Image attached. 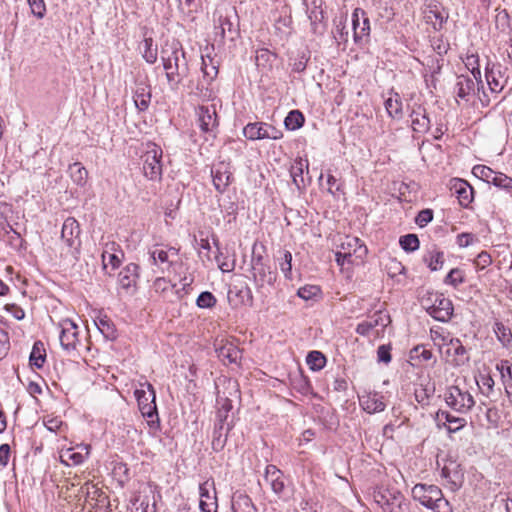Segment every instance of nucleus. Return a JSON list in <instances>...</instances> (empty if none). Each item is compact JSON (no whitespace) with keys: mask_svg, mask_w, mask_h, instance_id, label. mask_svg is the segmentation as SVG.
I'll list each match as a JSON object with an SVG mask.
<instances>
[{"mask_svg":"<svg viewBox=\"0 0 512 512\" xmlns=\"http://www.w3.org/2000/svg\"><path fill=\"white\" fill-rule=\"evenodd\" d=\"M148 391L137 389L135 395L137 397L138 406L141 414L147 420V424L155 434L159 429V415L156 406V394L151 384H147Z\"/></svg>","mask_w":512,"mask_h":512,"instance_id":"1","label":"nucleus"},{"mask_svg":"<svg viewBox=\"0 0 512 512\" xmlns=\"http://www.w3.org/2000/svg\"><path fill=\"white\" fill-rule=\"evenodd\" d=\"M178 54L179 50L177 47H172L170 54H168L167 50L162 49V67L165 70L168 84L172 90L177 88L185 72V64H179Z\"/></svg>","mask_w":512,"mask_h":512,"instance_id":"2","label":"nucleus"},{"mask_svg":"<svg viewBox=\"0 0 512 512\" xmlns=\"http://www.w3.org/2000/svg\"><path fill=\"white\" fill-rule=\"evenodd\" d=\"M423 303L428 314L437 321L448 322L453 315L452 301L443 294H431Z\"/></svg>","mask_w":512,"mask_h":512,"instance_id":"3","label":"nucleus"},{"mask_svg":"<svg viewBox=\"0 0 512 512\" xmlns=\"http://www.w3.org/2000/svg\"><path fill=\"white\" fill-rule=\"evenodd\" d=\"M444 400L448 407L458 413H467L475 405L473 396L467 390H462L456 385L446 389Z\"/></svg>","mask_w":512,"mask_h":512,"instance_id":"4","label":"nucleus"},{"mask_svg":"<svg viewBox=\"0 0 512 512\" xmlns=\"http://www.w3.org/2000/svg\"><path fill=\"white\" fill-rule=\"evenodd\" d=\"M251 273L253 281L257 288L263 287L265 284L272 286L277 278V273L273 271L260 254L255 252L251 258Z\"/></svg>","mask_w":512,"mask_h":512,"instance_id":"5","label":"nucleus"},{"mask_svg":"<svg viewBox=\"0 0 512 512\" xmlns=\"http://www.w3.org/2000/svg\"><path fill=\"white\" fill-rule=\"evenodd\" d=\"M472 172L476 177L482 179L488 184H493L494 186L508 192L512 191V178L501 172H496L485 165L474 166Z\"/></svg>","mask_w":512,"mask_h":512,"instance_id":"6","label":"nucleus"},{"mask_svg":"<svg viewBox=\"0 0 512 512\" xmlns=\"http://www.w3.org/2000/svg\"><path fill=\"white\" fill-rule=\"evenodd\" d=\"M444 347L445 350L443 353L445 355L446 362L453 367L464 366L469 362L470 356L468 350L459 338L452 337Z\"/></svg>","mask_w":512,"mask_h":512,"instance_id":"7","label":"nucleus"},{"mask_svg":"<svg viewBox=\"0 0 512 512\" xmlns=\"http://www.w3.org/2000/svg\"><path fill=\"white\" fill-rule=\"evenodd\" d=\"M411 493L414 500L428 509L441 497V489L432 484L418 483L412 488Z\"/></svg>","mask_w":512,"mask_h":512,"instance_id":"8","label":"nucleus"},{"mask_svg":"<svg viewBox=\"0 0 512 512\" xmlns=\"http://www.w3.org/2000/svg\"><path fill=\"white\" fill-rule=\"evenodd\" d=\"M214 188L220 194L224 193L233 181V173L229 162L220 161L211 169Z\"/></svg>","mask_w":512,"mask_h":512,"instance_id":"9","label":"nucleus"},{"mask_svg":"<svg viewBox=\"0 0 512 512\" xmlns=\"http://www.w3.org/2000/svg\"><path fill=\"white\" fill-rule=\"evenodd\" d=\"M60 327L61 333L59 338L62 348L66 351L76 350L80 345L79 331L76 323L71 319H64L61 321Z\"/></svg>","mask_w":512,"mask_h":512,"instance_id":"10","label":"nucleus"},{"mask_svg":"<svg viewBox=\"0 0 512 512\" xmlns=\"http://www.w3.org/2000/svg\"><path fill=\"white\" fill-rule=\"evenodd\" d=\"M197 120L202 132L215 135L219 126L218 116L214 105L199 106L196 109Z\"/></svg>","mask_w":512,"mask_h":512,"instance_id":"11","label":"nucleus"},{"mask_svg":"<svg viewBox=\"0 0 512 512\" xmlns=\"http://www.w3.org/2000/svg\"><path fill=\"white\" fill-rule=\"evenodd\" d=\"M215 352L217 357L224 363L238 364L242 357V351L232 342L228 340H216Z\"/></svg>","mask_w":512,"mask_h":512,"instance_id":"12","label":"nucleus"},{"mask_svg":"<svg viewBox=\"0 0 512 512\" xmlns=\"http://www.w3.org/2000/svg\"><path fill=\"white\" fill-rule=\"evenodd\" d=\"M479 85L483 87L481 78L475 80L474 77L472 78L468 75L458 76L455 84L457 98L469 102L470 98L475 95L476 89L479 90Z\"/></svg>","mask_w":512,"mask_h":512,"instance_id":"13","label":"nucleus"},{"mask_svg":"<svg viewBox=\"0 0 512 512\" xmlns=\"http://www.w3.org/2000/svg\"><path fill=\"white\" fill-rule=\"evenodd\" d=\"M80 232L78 221L73 217H68L63 223L61 238L68 247L77 250L80 247Z\"/></svg>","mask_w":512,"mask_h":512,"instance_id":"14","label":"nucleus"},{"mask_svg":"<svg viewBox=\"0 0 512 512\" xmlns=\"http://www.w3.org/2000/svg\"><path fill=\"white\" fill-rule=\"evenodd\" d=\"M138 279V266L130 263L125 266L118 275L119 288L126 294H132L135 291Z\"/></svg>","mask_w":512,"mask_h":512,"instance_id":"15","label":"nucleus"},{"mask_svg":"<svg viewBox=\"0 0 512 512\" xmlns=\"http://www.w3.org/2000/svg\"><path fill=\"white\" fill-rule=\"evenodd\" d=\"M238 36V24H235L228 16L220 15L218 25L215 26V39L220 37V42H223L225 38L234 41Z\"/></svg>","mask_w":512,"mask_h":512,"instance_id":"16","label":"nucleus"},{"mask_svg":"<svg viewBox=\"0 0 512 512\" xmlns=\"http://www.w3.org/2000/svg\"><path fill=\"white\" fill-rule=\"evenodd\" d=\"M359 403L362 409L369 414L382 412L386 408L384 396L375 391L359 396Z\"/></svg>","mask_w":512,"mask_h":512,"instance_id":"17","label":"nucleus"},{"mask_svg":"<svg viewBox=\"0 0 512 512\" xmlns=\"http://www.w3.org/2000/svg\"><path fill=\"white\" fill-rule=\"evenodd\" d=\"M142 158L144 175L151 180L160 178V156L157 154L156 145L146 151Z\"/></svg>","mask_w":512,"mask_h":512,"instance_id":"18","label":"nucleus"},{"mask_svg":"<svg viewBox=\"0 0 512 512\" xmlns=\"http://www.w3.org/2000/svg\"><path fill=\"white\" fill-rule=\"evenodd\" d=\"M411 127L415 133L425 134L431 128V120L428 113L422 105H418L414 108L410 114Z\"/></svg>","mask_w":512,"mask_h":512,"instance_id":"19","label":"nucleus"},{"mask_svg":"<svg viewBox=\"0 0 512 512\" xmlns=\"http://www.w3.org/2000/svg\"><path fill=\"white\" fill-rule=\"evenodd\" d=\"M441 476L445 478L453 491L458 490L464 481V473L461 466L455 462H450L441 470Z\"/></svg>","mask_w":512,"mask_h":512,"instance_id":"20","label":"nucleus"},{"mask_svg":"<svg viewBox=\"0 0 512 512\" xmlns=\"http://www.w3.org/2000/svg\"><path fill=\"white\" fill-rule=\"evenodd\" d=\"M264 478L275 494L282 495L284 493V475L275 465L270 464L266 466Z\"/></svg>","mask_w":512,"mask_h":512,"instance_id":"21","label":"nucleus"},{"mask_svg":"<svg viewBox=\"0 0 512 512\" xmlns=\"http://www.w3.org/2000/svg\"><path fill=\"white\" fill-rule=\"evenodd\" d=\"M449 18V13L437 5L429 6L425 12V19L431 24L435 31H440Z\"/></svg>","mask_w":512,"mask_h":512,"instance_id":"22","label":"nucleus"},{"mask_svg":"<svg viewBox=\"0 0 512 512\" xmlns=\"http://www.w3.org/2000/svg\"><path fill=\"white\" fill-rule=\"evenodd\" d=\"M78 448L81 451H75L74 448H69L62 451L60 455L61 463L70 466V465H79L83 463L85 458L89 454V446L88 445H80Z\"/></svg>","mask_w":512,"mask_h":512,"instance_id":"23","label":"nucleus"},{"mask_svg":"<svg viewBox=\"0 0 512 512\" xmlns=\"http://www.w3.org/2000/svg\"><path fill=\"white\" fill-rule=\"evenodd\" d=\"M341 249L346 252H352V257L363 260L367 255V247L357 237L346 236L344 241L341 243Z\"/></svg>","mask_w":512,"mask_h":512,"instance_id":"24","label":"nucleus"},{"mask_svg":"<svg viewBox=\"0 0 512 512\" xmlns=\"http://www.w3.org/2000/svg\"><path fill=\"white\" fill-rule=\"evenodd\" d=\"M313 8L309 11V6L307 0H303V5L306 7L308 12V18L311 22L312 31L314 33L322 34L325 30L324 20V12L320 9V6L317 5L316 1L312 2Z\"/></svg>","mask_w":512,"mask_h":512,"instance_id":"25","label":"nucleus"},{"mask_svg":"<svg viewBox=\"0 0 512 512\" xmlns=\"http://www.w3.org/2000/svg\"><path fill=\"white\" fill-rule=\"evenodd\" d=\"M451 190L457 195L459 204L468 207L473 200V188L464 180L456 179Z\"/></svg>","mask_w":512,"mask_h":512,"instance_id":"26","label":"nucleus"},{"mask_svg":"<svg viewBox=\"0 0 512 512\" xmlns=\"http://www.w3.org/2000/svg\"><path fill=\"white\" fill-rule=\"evenodd\" d=\"M500 65L488 62L485 67V77L489 89L493 93H499L504 88V84L499 81L501 78Z\"/></svg>","mask_w":512,"mask_h":512,"instance_id":"27","label":"nucleus"},{"mask_svg":"<svg viewBox=\"0 0 512 512\" xmlns=\"http://www.w3.org/2000/svg\"><path fill=\"white\" fill-rule=\"evenodd\" d=\"M436 419L438 421L444 420V426H446L449 433H455L464 428L467 424L466 419L456 417L444 410H439L437 412Z\"/></svg>","mask_w":512,"mask_h":512,"instance_id":"28","label":"nucleus"},{"mask_svg":"<svg viewBox=\"0 0 512 512\" xmlns=\"http://www.w3.org/2000/svg\"><path fill=\"white\" fill-rule=\"evenodd\" d=\"M231 429L230 423L224 425L223 423H215L212 438V448L214 451H221L227 441V434Z\"/></svg>","mask_w":512,"mask_h":512,"instance_id":"29","label":"nucleus"},{"mask_svg":"<svg viewBox=\"0 0 512 512\" xmlns=\"http://www.w3.org/2000/svg\"><path fill=\"white\" fill-rule=\"evenodd\" d=\"M423 261L431 271H437L441 269L444 264V253L436 246H433L423 255Z\"/></svg>","mask_w":512,"mask_h":512,"instance_id":"30","label":"nucleus"},{"mask_svg":"<svg viewBox=\"0 0 512 512\" xmlns=\"http://www.w3.org/2000/svg\"><path fill=\"white\" fill-rule=\"evenodd\" d=\"M384 105L391 118L399 120L403 117V103L398 93H392V95L385 100Z\"/></svg>","mask_w":512,"mask_h":512,"instance_id":"31","label":"nucleus"},{"mask_svg":"<svg viewBox=\"0 0 512 512\" xmlns=\"http://www.w3.org/2000/svg\"><path fill=\"white\" fill-rule=\"evenodd\" d=\"M233 512H257L251 498L243 493H235L232 497Z\"/></svg>","mask_w":512,"mask_h":512,"instance_id":"32","label":"nucleus"},{"mask_svg":"<svg viewBox=\"0 0 512 512\" xmlns=\"http://www.w3.org/2000/svg\"><path fill=\"white\" fill-rule=\"evenodd\" d=\"M217 413H216V422L215 423H223L227 425V419L229 416V412L232 410L233 405L232 401L226 397L218 394L217 399Z\"/></svg>","mask_w":512,"mask_h":512,"instance_id":"33","label":"nucleus"},{"mask_svg":"<svg viewBox=\"0 0 512 512\" xmlns=\"http://www.w3.org/2000/svg\"><path fill=\"white\" fill-rule=\"evenodd\" d=\"M493 331L497 337V340L501 343L504 348L512 347V331L501 321H495L493 324Z\"/></svg>","mask_w":512,"mask_h":512,"instance_id":"34","label":"nucleus"},{"mask_svg":"<svg viewBox=\"0 0 512 512\" xmlns=\"http://www.w3.org/2000/svg\"><path fill=\"white\" fill-rule=\"evenodd\" d=\"M200 502L199 508L201 512H217V499L216 496L210 495L204 485H200Z\"/></svg>","mask_w":512,"mask_h":512,"instance_id":"35","label":"nucleus"},{"mask_svg":"<svg viewBox=\"0 0 512 512\" xmlns=\"http://www.w3.org/2000/svg\"><path fill=\"white\" fill-rule=\"evenodd\" d=\"M265 122L248 123L243 129V135L249 140L266 139Z\"/></svg>","mask_w":512,"mask_h":512,"instance_id":"36","label":"nucleus"},{"mask_svg":"<svg viewBox=\"0 0 512 512\" xmlns=\"http://www.w3.org/2000/svg\"><path fill=\"white\" fill-rule=\"evenodd\" d=\"M68 171L70 178L76 185L83 187L86 184L88 171L81 165V163L75 162L69 165Z\"/></svg>","mask_w":512,"mask_h":512,"instance_id":"37","label":"nucleus"},{"mask_svg":"<svg viewBox=\"0 0 512 512\" xmlns=\"http://www.w3.org/2000/svg\"><path fill=\"white\" fill-rule=\"evenodd\" d=\"M46 359V351L43 342L36 341L30 353L29 362L32 367L42 368Z\"/></svg>","mask_w":512,"mask_h":512,"instance_id":"38","label":"nucleus"},{"mask_svg":"<svg viewBox=\"0 0 512 512\" xmlns=\"http://www.w3.org/2000/svg\"><path fill=\"white\" fill-rule=\"evenodd\" d=\"M409 357L411 361H415V365L422 362L430 361L434 358L433 353L425 345H417L410 350Z\"/></svg>","mask_w":512,"mask_h":512,"instance_id":"39","label":"nucleus"},{"mask_svg":"<svg viewBox=\"0 0 512 512\" xmlns=\"http://www.w3.org/2000/svg\"><path fill=\"white\" fill-rule=\"evenodd\" d=\"M359 12L360 8H356L352 14L353 37L355 43H360L364 38L369 36V32L360 22Z\"/></svg>","mask_w":512,"mask_h":512,"instance_id":"40","label":"nucleus"},{"mask_svg":"<svg viewBox=\"0 0 512 512\" xmlns=\"http://www.w3.org/2000/svg\"><path fill=\"white\" fill-rule=\"evenodd\" d=\"M304 167L308 168V161L306 160V165H304L303 160L299 159L291 168V177L298 190H301L305 187V181L303 177Z\"/></svg>","mask_w":512,"mask_h":512,"instance_id":"41","label":"nucleus"},{"mask_svg":"<svg viewBox=\"0 0 512 512\" xmlns=\"http://www.w3.org/2000/svg\"><path fill=\"white\" fill-rule=\"evenodd\" d=\"M326 357L320 351H310L306 357V363L313 371H320L326 365Z\"/></svg>","mask_w":512,"mask_h":512,"instance_id":"42","label":"nucleus"},{"mask_svg":"<svg viewBox=\"0 0 512 512\" xmlns=\"http://www.w3.org/2000/svg\"><path fill=\"white\" fill-rule=\"evenodd\" d=\"M305 122L304 115L299 110H292L288 113L284 120L286 129L294 131L303 126Z\"/></svg>","mask_w":512,"mask_h":512,"instance_id":"43","label":"nucleus"},{"mask_svg":"<svg viewBox=\"0 0 512 512\" xmlns=\"http://www.w3.org/2000/svg\"><path fill=\"white\" fill-rule=\"evenodd\" d=\"M401 248L406 252H414L419 249L420 241L416 234H406L399 239Z\"/></svg>","mask_w":512,"mask_h":512,"instance_id":"44","label":"nucleus"},{"mask_svg":"<svg viewBox=\"0 0 512 512\" xmlns=\"http://www.w3.org/2000/svg\"><path fill=\"white\" fill-rule=\"evenodd\" d=\"M144 59L148 63H154L157 60V46L153 47V40L145 38L143 45L140 47Z\"/></svg>","mask_w":512,"mask_h":512,"instance_id":"45","label":"nucleus"},{"mask_svg":"<svg viewBox=\"0 0 512 512\" xmlns=\"http://www.w3.org/2000/svg\"><path fill=\"white\" fill-rule=\"evenodd\" d=\"M465 282L464 272L459 268H453L449 271L444 279V283L457 288L460 284Z\"/></svg>","mask_w":512,"mask_h":512,"instance_id":"46","label":"nucleus"},{"mask_svg":"<svg viewBox=\"0 0 512 512\" xmlns=\"http://www.w3.org/2000/svg\"><path fill=\"white\" fill-rule=\"evenodd\" d=\"M293 388L301 393L302 395H308L312 391V386L307 377L303 375H298L292 380Z\"/></svg>","mask_w":512,"mask_h":512,"instance_id":"47","label":"nucleus"},{"mask_svg":"<svg viewBox=\"0 0 512 512\" xmlns=\"http://www.w3.org/2000/svg\"><path fill=\"white\" fill-rule=\"evenodd\" d=\"M476 382L482 394L489 396L493 392L495 382L489 374H480Z\"/></svg>","mask_w":512,"mask_h":512,"instance_id":"48","label":"nucleus"},{"mask_svg":"<svg viewBox=\"0 0 512 512\" xmlns=\"http://www.w3.org/2000/svg\"><path fill=\"white\" fill-rule=\"evenodd\" d=\"M496 368L501 373L504 386L506 387V384H512V363L508 360H501Z\"/></svg>","mask_w":512,"mask_h":512,"instance_id":"49","label":"nucleus"},{"mask_svg":"<svg viewBox=\"0 0 512 512\" xmlns=\"http://www.w3.org/2000/svg\"><path fill=\"white\" fill-rule=\"evenodd\" d=\"M216 303V297L209 291L201 292L196 300V305L201 309L212 308Z\"/></svg>","mask_w":512,"mask_h":512,"instance_id":"50","label":"nucleus"},{"mask_svg":"<svg viewBox=\"0 0 512 512\" xmlns=\"http://www.w3.org/2000/svg\"><path fill=\"white\" fill-rule=\"evenodd\" d=\"M31 13L37 18L42 19L46 15V3L44 0H27Z\"/></svg>","mask_w":512,"mask_h":512,"instance_id":"51","label":"nucleus"},{"mask_svg":"<svg viewBox=\"0 0 512 512\" xmlns=\"http://www.w3.org/2000/svg\"><path fill=\"white\" fill-rule=\"evenodd\" d=\"M378 497H379V499H377V502L383 503L387 506L397 503L398 507L401 506V502L404 499L403 495L400 492H395V493L388 492V495L381 493V494H379Z\"/></svg>","mask_w":512,"mask_h":512,"instance_id":"52","label":"nucleus"},{"mask_svg":"<svg viewBox=\"0 0 512 512\" xmlns=\"http://www.w3.org/2000/svg\"><path fill=\"white\" fill-rule=\"evenodd\" d=\"M385 270L389 277L394 278L397 275L403 274L405 267L396 259H390L389 262L385 265Z\"/></svg>","mask_w":512,"mask_h":512,"instance_id":"53","label":"nucleus"},{"mask_svg":"<svg viewBox=\"0 0 512 512\" xmlns=\"http://www.w3.org/2000/svg\"><path fill=\"white\" fill-rule=\"evenodd\" d=\"M97 326H98L99 330L101 331V333L106 338H108V339L115 338V329L109 319H107V318L100 319Z\"/></svg>","mask_w":512,"mask_h":512,"instance_id":"54","label":"nucleus"},{"mask_svg":"<svg viewBox=\"0 0 512 512\" xmlns=\"http://www.w3.org/2000/svg\"><path fill=\"white\" fill-rule=\"evenodd\" d=\"M320 293V288L316 285H307L298 289L297 295L304 299L310 300Z\"/></svg>","mask_w":512,"mask_h":512,"instance_id":"55","label":"nucleus"},{"mask_svg":"<svg viewBox=\"0 0 512 512\" xmlns=\"http://www.w3.org/2000/svg\"><path fill=\"white\" fill-rule=\"evenodd\" d=\"M292 254L289 251H285L282 261L280 262V270L283 272L285 278L291 279L292 278Z\"/></svg>","mask_w":512,"mask_h":512,"instance_id":"56","label":"nucleus"},{"mask_svg":"<svg viewBox=\"0 0 512 512\" xmlns=\"http://www.w3.org/2000/svg\"><path fill=\"white\" fill-rule=\"evenodd\" d=\"M81 492L86 496V499L97 500L100 495V489L91 482H86L81 487Z\"/></svg>","mask_w":512,"mask_h":512,"instance_id":"57","label":"nucleus"},{"mask_svg":"<svg viewBox=\"0 0 512 512\" xmlns=\"http://www.w3.org/2000/svg\"><path fill=\"white\" fill-rule=\"evenodd\" d=\"M491 263H492V258L490 256V254L486 251L480 252L474 260L475 266L480 270L485 269L486 267L491 265Z\"/></svg>","mask_w":512,"mask_h":512,"instance_id":"58","label":"nucleus"},{"mask_svg":"<svg viewBox=\"0 0 512 512\" xmlns=\"http://www.w3.org/2000/svg\"><path fill=\"white\" fill-rule=\"evenodd\" d=\"M434 512H452V507L447 499L444 498L443 493L441 492V497L437 498L435 504H432L430 508Z\"/></svg>","mask_w":512,"mask_h":512,"instance_id":"59","label":"nucleus"},{"mask_svg":"<svg viewBox=\"0 0 512 512\" xmlns=\"http://www.w3.org/2000/svg\"><path fill=\"white\" fill-rule=\"evenodd\" d=\"M378 362L388 364L391 362V345H380L377 349Z\"/></svg>","mask_w":512,"mask_h":512,"instance_id":"60","label":"nucleus"},{"mask_svg":"<svg viewBox=\"0 0 512 512\" xmlns=\"http://www.w3.org/2000/svg\"><path fill=\"white\" fill-rule=\"evenodd\" d=\"M478 241V238L472 233H461L457 235V244L459 247H468Z\"/></svg>","mask_w":512,"mask_h":512,"instance_id":"61","label":"nucleus"},{"mask_svg":"<svg viewBox=\"0 0 512 512\" xmlns=\"http://www.w3.org/2000/svg\"><path fill=\"white\" fill-rule=\"evenodd\" d=\"M370 322L373 324V329L377 326L386 327L390 322V317L389 315L378 311L370 318Z\"/></svg>","mask_w":512,"mask_h":512,"instance_id":"62","label":"nucleus"},{"mask_svg":"<svg viewBox=\"0 0 512 512\" xmlns=\"http://www.w3.org/2000/svg\"><path fill=\"white\" fill-rule=\"evenodd\" d=\"M433 220V211L431 209H423L416 216V223L420 227L426 226L429 222Z\"/></svg>","mask_w":512,"mask_h":512,"instance_id":"63","label":"nucleus"},{"mask_svg":"<svg viewBox=\"0 0 512 512\" xmlns=\"http://www.w3.org/2000/svg\"><path fill=\"white\" fill-rule=\"evenodd\" d=\"M236 295L241 299V302L243 304H247L249 306L253 305V295L251 289L245 285L241 287L237 292Z\"/></svg>","mask_w":512,"mask_h":512,"instance_id":"64","label":"nucleus"}]
</instances>
